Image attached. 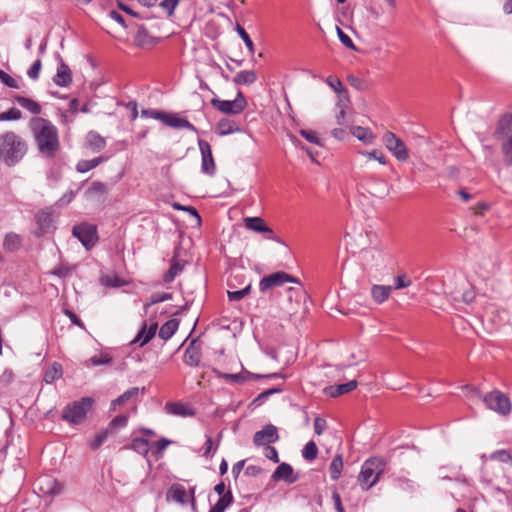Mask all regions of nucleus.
<instances>
[{
  "mask_svg": "<svg viewBox=\"0 0 512 512\" xmlns=\"http://www.w3.org/2000/svg\"><path fill=\"white\" fill-rule=\"evenodd\" d=\"M263 454L266 458L273 461L274 463L279 462L278 452H277L276 448H274L272 446H266L263 450Z\"/></svg>",
  "mask_w": 512,
  "mask_h": 512,
  "instance_id": "nucleus-64",
  "label": "nucleus"
},
{
  "mask_svg": "<svg viewBox=\"0 0 512 512\" xmlns=\"http://www.w3.org/2000/svg\"><path fill=\"white\" fill-rule=\"evenodd\" d=\"M15 101L24 109L28 110L34 115H39L42 111V108L39 103L34 101L33 99L24 97V96H16Z\"/></svg>",
  "mask_w": 512,
  "mask_h": 512,
  "instance_id": "nucleus-32",
  "label": "nucleus"
},
{
  "mask_svg": "<svg viewBox=\"0 0 512 512\" xmlns=\"http://www.w3.org/2000/svg\"><path fill=\"white\" fill-rule=\"evenodd\" d=\"M360 258L365 268L374 269L385 264L386 253L380 246L369 247L361 251Z\"/></svg>",
  "mask_w": 512,
  "mask_h": 512,
  "instance_id": "nucleus-10",
  "label": "nucleus"
},
{
  "mask_svg": "<svg viewBox=\"0 0 512 512\" xmlns=\"http://www.w3.org/2000/svg\"><path fill=\"white\" fill-rule=\"evenodd\" d=\"M179 2L180 0H163L160 7L167 13L168 17H172Z\"/></svg>",
  "mask_w": 512,
  "mask_h": 512,
  "instance_id": "nucleus-54",
  "label": "nucleus"
},
{
  "mask_svg": "<svg viewBox=\"0 0 512 512\" xmlns=\"http://www.w3.org/2000/svg\"><path fill=\"white\" fill-rule=\"evenodd\" d=\"M157 323L153 322L149 325H147L146 322L143 323L142 329L138 332L137 336L132 341V344L138 343L140 347L147 344L155 335L157 330Z\"/></svg>",
  "mask_w": 512,
  "mask_h": 512,
  "instance_id": "nucleus-19",
  "label": "nucleus"
},
{
  "mask_svg": "<svg viewBox=\"0 0 512 512\" xmlns=\"http://www.w3.org/2000/svg\"><path fill=\"white\" fill-rule=\"evenodd\" d=\"M392 290V286L375 284L371 287V297L377 304H382L389 298Z\"/></svg>",
  "mask_w": 512,
  "mask_h": 512,
  "instance_id": "nucleus-25",
  "label": "nucleus"
},
{
  "mask_svg": "<svg viewBox=\"0 0 512 512\" xmlns=\"http://www.w3.org/2000/svg\"><path fill=\"white\" fill-rule=\"evenodd\" d=\"M28 150L27 142L13 131L0 135V161L8 167L19 163Z\"/></svg>",
  "mask_w": 512,
  "mask_h": 512,
  "instance_id": "nucleus-2",
  "label": "nucleus"
},
{
  "mask_svg": "<svg viewBox=\"0 0 512 512\" xmlns=\"http://www.w3.org/2000/svg\"><path fill=\"white\" fill-rule=\"evenodd\" d=\"M168 494L175 502L181 504L186 503L187 492L184 486L180 484H174L170 487Z\"/></svg>",
  "mask_w": 512,
  "mask_h": 512,
  "instance_id": "nucleus-35",
  "label": "nucleus"
},
{
  "mask_svg": "<svg viewBox=\"0 0 512 512\" xmlns=\"http://www.w3.org/2000/svg\"><path fill=\"white\" fill-rule=\"evenodd\" d=\"M501 150L504 155V162L506 165H512V134L509 135L501 145Z\"/></svg>",
  "mask_w": 512,
  "mask_h": 512,
  "instance_id": "nucleus-44",
  "label": "nucleus"
},
{
  "mask_svg": "<svg viewBox=\"0 0 512 512\" xmlns=\"http://www.w3.org/2000/svg\"><path fill=\"white\" fill-rule=\"evenodd\" d=\"M288 282L299 284V281L296 278L292 277L286 272L279 271L263 277L259 282V289L261 292H266L274 287H280Z\"/></svg>",
  "mask_w": 512,
  "mask_h": 512,
  "instance_id": "nucleus-11",
  "label": "nucleus"
},
{
  "mask_svg": "<svg viewBox=\"0 0 512 512\" xmlns=\"http://www.w3.org/2000/svg\"><path fill=\"white\" fill-rule=\"evenodd\" d=\"M87 141H88L89 147L94 152H100L106 146L105 139L102 136H100L98 133L94 132V131H91V132L88 133Z\"/></svg>",
  "mask_w": 512,
  "mask_h": 512,
  "instance_id": "nucleus-34",
  "label": "nucleus"
},
{
  "mask_svg": "<svg viewBox=\"0 0 512 512\" xmlns=\"http://www.w3.org/2000/svg\"><path fill=\"white\" fill-rule=\"evenodd\" d=\"M36 223L42 233H50L54 230L52 213L48 210L39 211L36 216Z\"/></svg>",
  "mask_w": 512,
  "mask_h": 512,
  "instance_id": "nucleus-21",
  "label": "nucleus"
},
{
  "mask_svg": "<svg viewBox=\"0 0 512 512\" xmlns=\"http://www.w3.org/2000/svg\"><path fill=\"white\" fill-rule=\"evenodd\" d=\"M512 131V114L506 113L501 116L498 121L496 133L497 134H506Z\"/></svg>",
  "mask_w": 512,
  "mask_h": 512,
  "instance_id": "nucleus-39",
  "label": "nucleus"
},
{
  "mask_svg": "<svg viewBox=\"0 0 512 512\" xmlns=\"http://www.w3.org/2000/svg\"><path fill=\"white\" fill-rule=\"evenodd\" d=\"M351 134L366 145L373 144L376 136L370 128L362 126L351 127Z\"/></svg>",
  "mask_w": 512,
  "mask_h": 512,
  "instance_id": "nucleus-24",
  "label": "nucleus"
},
{
  "mask_svg": "<svg viewBox=\"0 0 512 512\" xmlns=\"http://www.w3.org/2000/svg\"><path fill=\"white\" fill-rule=\"evenodd\" d=\"M127 423H128V416L118 415L110 421L107 428H109L110 431L115 428H124V427H126Z\"/></svg>",
  "mask_w": 512,
  "mask_h": 512,
  "instance_id": "nucleus-55",
  "label": "nucleus"
},
{
  "mask_svg": "<svg viewBox=\"0 0 512 512\" xmlns=\"http://www.w3.org/2000/svg\"><path fill=\"white\" fill-rule=\"evenodd\" d=\"M216 375L218 378H221L227 382L238 383V384H243L252 379L255 380V379H262V378H282V379L287 378V375L280 373V372L271 373V374H254L245 369H243L241 372L235 373V374L216 371Z\"/></svg>",
  "mask_w": 512,
  "mask_h": 512,
  "instance_id": "nucleus-6",
  "label": "nucleus"
},
{
  "mask_svg": "<svg viewBox=\"0 0 512 512\" xmlns=\"http://www.w3.org/2000/svg\"><path fill=\"white\" fill-rule=\"evenodd\" d=\"M72 271V267L62 264L53 270V274L60 278H66L72 274Z\"/></svg>",
  "mask_w": 512,
  "mask_h": 512,
  "instance_id": "nucleus-61",
  "label": "nucleus"
},
{
  "mask_svg": "<svg viewBox=\"0 0 512 512\" xmlns=\"http://www.w3.org/2000/svg\"><path fill=\"white\" fill-rule=\"evenodd\" d=\"M22 118V112L15 107L0 113V121H16Z\"/></svg>",
  "mask_w": 512,
  "mask_h": 512,
  "instance_id": "nucleus-51",
  "label": "nucleus"
},
{
  "mask_svg": "<svg viewBox=\"0 0 512 512\" xmlns=\"http://www.w3.org/2000/svg\"><path fill=\"white\" fill-rule=\"evenodd\" d=\"M302 137H304L307 141L313 144L321 145V140L316 132L312 130H304L300 131Z\"/></svg>",
  "mask_w": 512,
  "mask_h": 512,
  "instance_id": "nucleus-59",
  "label": "nucleus"
},
{
  "mask_svg": "<svg viewBox=\"0 0 512 512\" xmlns=\"http://www.w3.org/2000/svg\"><path fill=\"white\" fill-rule=\"evenodd\" d=\"M62 376V367L58 363H53L51 367H49L45 374L44 380L46 383L50 384L56 379H59Z\"/></svg>",
  "mask_w": 512,
  "mask_h": 512,
  "instance_id": "nucleus-41",
  "label": "nucleus"
},
{
  "mask_svg": "<svg viewBox=\"0 0 512 512\" xmlns=\"http://www.w3.org/2000/svg\"><path fill=\"white\" fill-rule=\"evenodd\" d=\"M41 67H42V62L40 59H37L32 64L30 69L28 70V72H27L28 77L31 78L32 80H37L39 78Z\"/></svg>",
  "mask_w": 512,
  "mask_h": 512,
  "instance_id": "nucleus-60",
  "label": "nucleus"
},
{
  "mask_svg": "<svg viewBox=\"0 0 512 512\" xmlns=\"http://www.w3.org/2000/svg\"><path fill=\"white\" fill-rule=\"evenodd\" d=\"M236 31L238 33V35L240 36V38L243 40V42L245 43L249 53L251 55L254 54L255 52V46L250 38V36L248 35V33L246 32V30L240 25V24H237L236 25Z\"/></svg>",
  "mask_w": 512,
  "mask_h": 512,
  "instance_id": "nucleus-45",
  "label": "nucleus"
},
{
  "mask_svg": "<svg viewBox=\"0 0 512 512\" xmlns=\"http://www.w3.org/2000/svg\"><path fill=\"white\" fill-rule=\"evenodd\" d=\"M211 104L214 108L224 114H240L247 106V101L241 91L237 93L234 100H220L213 98Z\"/></svg>",
  "mask_w": 512,
  "mask_h": 512,
  "instance_id": "nucleus-8",
  "label": "nucleus"
},
{
  "mask_svg": "<svg viewBox=\"0 0 512 512\" xmlns=\"http://www.w3.org/2000/svg\"><path fill=\"white\" fill-rule=\"evenodd\" d=\"M58 67L57 73L53 78L54 83L60 87H67L72 82V73L69 66L63 61L61 57Z\"/></svg>",
  "mask_w": 512,
  "mask_h": 512,
  "instance_id": "nucleus-18",
  "label": "nucleus"
},
{
  "mask_svg": "<svg viewBox=\"0 0 512 512\" xmlns=\"http://www.w3.org/2000/svg\"><path fill=\"white\" fill-rule=\"evenodd\" d=\"M141 116L143 118H152L155 120H159L162 122L164 112L160 110H154V109H142Z\"/></svg>",
  "mask_w": 512,
  "mask_h": 512,
  "instance_id": "nucleus-58",
  "label": "nucleus"
},
{
  "mask_svg": "<svg viewBox=\"0 0 512 512\" xmlns=\"http://www.w3.org/2000/svg\"><path fill=\"white\" fill-rule=\"evenodd\" d=\"M134 42L137 47L140 48H152L157 43L156 38L149 35L148 31L141 26L134 37Z\"/></svg>",
  "mask_w": 512,
  "mask_h": 512,
  "instance_id": "nucleus-23",
  "label": "nucleus"
},
{
  "mask_svg": "<svg viewBox=\"0 0 512 512\" xmlns=\"http://www.w3.org/2000/svg\"><path fill=\"white\" fill-rule=\"evenodd\" d=\"M178 320L170 319L165 322L159 329V337L163 340L170 339L178 329Z\"/></svg>",
  "mask_w": 512,
  "mask_h": 512,
  "instance_id": "nucleus-33",
  "label": "nucleus"
},
{
  "mask_svg": "<svg viewBox=\"0 0 512 512\" xmlns=\"http://www.w3.org/2000/svg\"><path fill=\"white\" fill-rule=\"evenodd\" d=\"M4 249L7 251H16L21 246V238L16 233H8L5 236L4 243H3Z\"/></svg>",
  "mask_w": 512,
  "mask_h": 512,
  "instance_id": "nucleus-38",
  "label": "nucleus"
},
{
  "mask_svg": "<svg viewBox=\"0 0 512 512\" xmlns=\"http://www.w3.org/2000/svg\"><path fill=\"white\" fill-rule=\"evenodd\" d=\"M337 34H338V38H339L340 42L344 46H346L347 48H350V49H355V45H354L352 39L346 33H344L340 28H337Z\"/></svg>",
  "mask_w": 512,
  "mask_h": 512,
  "instance_id": "nucleus-63",
  "label": "nucleus"
},
{
  "mask_svg": "<svg viewBox=\"0 0 512 512\" xmlns=\"http://www.w3.org/2000/svg\"><path fill=\"white\" fill-rule=\"evenodd\" d=\"M342 468H343V459H342V456L338 454L333 458V460L330 464V467H329L330 477L333 481H336L339 479Z\"/></svg>",
  "mask_w": 512,
  "mask_h": 512,
  "instance_id": "nucleus-40",
  "label": "nucleus"
},
{
  "mask_svg": "<svg viewBox=\"0 0 512 512\" xmlns=\"http://www.w3.org/2000/svg\"><path fill=\"white\" fill-rule=\"evenodd\" d=\"M164 410L167 414L179 417H193L196 414L192 407L182 402H167Z\"/></svg>",
  "mask_w": 512,
  "mask_h": 512,
  "instance_id": "nucleus-16",
  "label": "nucleus"
},
{
  "mask_svg": "<svg viewBox=\"0 0 512 512\" xmlns=\"http://www.w3.org/2000/svg\"><path fill=\"white\" fill-rule=\"evenodd\" d=\"M382 142L398 161L405 162L409 158L407 147L395 133L386 131L382 137Z\"/></svg>",
  "mask_w": 512,
  "mask_h": 512,
  "instance_id": "nucleus-9",
  "label": "nucleus"
},
{
  "mask_svg": "<svg viewBox=\"0 0 512 512\" xmlns=\"http://www.w3.org/2000/svg\"><path fill=\"white\" fill-rule=\"evenodd\" d=\"M140 391H144V388L140 389L138 387H133L125 391L122 395H120L118 398L113 400L111 402V411H115L117 406L123 405L127 401L131 400L132 398L138 396Z\"/></svg>",
  "mask_w": 512,
  "mask_h": 512,
  "instance_id": "nucleus-29",
  "label": "nucleus"
},
{
  "mask_svg": "<svg viewBox=\"0 0 512 512\" xmlns=\"http://www.w3.org/2000/svg\"><path fill=\"white\" fill-rule=\"evenodd\" d=\"M184 264L180 261L173 259L168 272L164 276V281L169 283L183 270Z\"/></svg>",
  "mask_w": 512,
  "mask_h": 512,
  "instance_id": "nucleus-43",
  "label": "nucleus"
},
{
  "mask_svg": "<svg viewBox=\"0 0 512 512\" xmlns=\"http://www.w3.org/2000/svg\"><path fill=\"white\" fill-rule=\"evenodd\" d=\"M39 489L44 494L57 495L63 487L62 484L51 477H43L38 479Z\"/></svg>",
  "mask_w": 512,
  "mask_h": 512,
  "instance_id": "nucleus-22",
  "label": "nucleus"
},
{
  "mask_svg": "<svg viewBox=\"0 0 512 512\" xmlns=\"http://www.w3.org/2000/svg\"><path fill=\"white\" fill-rule=\"evenodd\" d=\"M258 79L257 73L254 70H242L233 78L236 85H251Z\"/></svg>",
  "mask_w": 512,
  "mask_h": 512,
  "instance_id": "nucleus-28",
  "label": "nucleus"
},
{
  "mask_svg": "<svg viewBox=\"0 0 512 512\" xmlns=\"http://www.w3.org/2000/svg\"><path fill=\"white\" fill-rule=\"evenodd\" d=\"M29 128L41 155L54 158L60 150L59 132L57 127L42 117H33Z\"/></svg>",
  "mask_w": 512,
  "mask_h": 512,
  "instance_id": "nucleus-1",
  "label": "nucleus"
},
{
  "mask_svg": "<svg viewBox=\"0 0 512 512\" xmlns=\"http://www.w3.org/2000/svg\"><path fill=\"white\" fill-rule=\"evenodd\" d=\"M201 361V352L198 348L193 346L192 344L189 345L185 352H184V362L185 364L196 367L199 365Z\"/></svg>",
  "mask_w": 512,
  "mask_h": 512,
  "instance_id": "nucleus-30",
  "label": "nucleus"
},
{
  "mask_svg": "<svg viewBox=\"0 0 512 512\" xmlns=\"http://www.w3.org/2000/svg\"><path fill=\"white\" fill-rule=\"evenodd\" d=\"M233 502V495L231 491H228L226 494L222 495L216 502L214 506L211 507L209 512H225V510L231 505Z\"/></svg>",
  "mask_w": 512,
  "mask_h": 512,
  "instance_id": "nucleus-36",
  "label": "nucleus"
},
{
  "mask_svg": "<svg viewBox=\"0 0 512 512\" xmlns=\"http://www.w3.org/2000/svg\"><path fill=\"white\" fill-rule=\"evenodd\" d=\"M162 123L176 129L196 131V127L191 122H189L186 118L179 117L176 113L164 112Z\"/></svg>",
  "mask_w": 512,
  "mask_h": 512,
  "instance_id": "nucleus-15",
  "label": "nucleus"
},
{
  "mask_svg": "<svg viewBox=\"0 0 512 512\" xmlns=\"http://www.w3.org/2000/svg\"><path fill=\"white\" fill-rule=\"evenodd\" d=\"M482 464L485 467L488 460L499 461L501 463H512V455L508 450L500 449L494 451L489 456L483 454L481 456Z\"/></svg>",
  "mask_w": 512,
  "mask_h": 512,
  "instance_id": "nucleus-26",
  "label": "nucleus"
},
{
  "mask_svg": "<svg viewBox=\"0 0 512 512\" xmlns=\"http://www.w3.org/2000/svg\"><path fill=\"white\" fill-rule=\"evenodd\" d=\"M244 225L247 229L258 232V233H268L267 239L273 240L275 242L281 243V240L273 235V230L266 224L264 219L261 217H246L244 218Z\"/></svg>",
  "mask_w": 512,
  "mask_h": 512,
  "instance_id": "nucleus-14",
  "label": "nucleus"
},
{
  "mask_svg": "<svg viewBox=\"0 0 512 512\" xmlns=\"http://www.w3.org/2000/svg\"><path fill=\"white\" fill-rule=\"evenodd\" d=\"M172 299L171 293H161V294H153L150 296L149 301L144 304L145 312H147L148 308L154 304L164 302Z\"/></svg>",
  "mask_w": 512,
  "mask_h": 512,
  "instance_id": "nucleus-47",
  "label": "nucleus"
},
{
  "mask_svg": "<svg viewBox=\"0 0 512 512\" xmlns=\"http://www.w3.org/2000/svg\"><path fill=\"white\" fill-rule=\"evenodd\" d=\"M72 235L76 237L87 250L94 247L98 241L96 225L87 222L75 225L72 229Z\"/></svg>",
  "mask_w": 512,
  "mask_h": 512,
  "instance_id": "nucleus-7",
  "label": "nucleus"
},
{
  "mask_svg": "<svg viewBox=\"0 0 512 512\" xmlns=\"http://www.w3.org/2000/svg\"><path fill=\"white\" fill-rule=\"evenodd\" d=\"M93 402L91 397H83L68 404L63 410L62 419L76 425L83 423L92 408Z\"/></svg>",
  "mask_w": 512,
  "mask_h": 512,
  "instance_id": "nucleus-4",
  "label": "nucleus"
},
{
  "mask_svg": "<svg viewBox=\"0 0 512 512\" xmlns=\"http://www.w3.org/2000/svg\"><path fill=\"white\" fill-rule=\"evenodd\" d=\"M272 479L274 481L284 480L288 484H293L298 480V476L294 474L290 464L281 463L273 472Z\"/></svg>",
  "mask_w": 512,
  "mask_h": 512,
  "instance_id": "nucleus-17",
  "label": "nucleus"
},
{
  "mask_svg": "<svg viewBox=\"0 0 512 512\" xmlns=\"http://www.w3.org/2000/svg\"><path fill=\"white\" fill-rule=\"evenodd\" d=\"M130 448L137 453L146 456L149 452V442L144 438H134Z\"/></svg>",
  "mask_w": 512,
  "mask_h": 512,
  "instance_id": "nucleus-42",
  "label": "nucleus"
},
{
  "mask_svg": "<svg viewBox=\"0 0 512 512\" xmlns=\"http://www.w3.org/2000/svg\"><path fill=\"white\" fill-rule=\"evenodd\" d=\"M282 392V389L280 388H271V389H268V390H265L263 391L262 393H260L254 400V403H258V404H261L263 403L270 395H273V394H276V393H280Z\"/></svg>",
  "mask_w": 512,
  "mask_h": 512,
  "instance_id": "nucleus-62",
  "label": "nucleus"
},
{
  "mask_svg": "<svg viewBox=\"0 0 512 512\" xmlns=\"http://www.w3.org/2000/svg\"><path fill=\"white\" fill-rule=\"evenodd\" d=\"M110 432L109 428H106L96 434L94 439L90 442L91 449L97 450L106 441Z\"/></svg>",
  "mask_w": 512,
  "mask_h": 512,
  "instance_id": "nucleus-48",
  "label": "nucleus"
},
{
  "mask_svg": "<svg viewBox=\"0 0 512 512\" xmlns=\"http://www.w3.org/2000/svg\"><path fill=\"white\" fill-rule=\"evenodd\" d=\"M108 191L107 185L100 181H94L87 193L90 195H104Z\"/></svg>",
  "mask_w": 512,
  "mask_h": 512,
  "instance_id": "nucleus-52",
  "label": "nucleus"
},
{
  "mask_svg": "<svg viewBox=\"0 0 512 512\" xmlns=\"http://www.w3.org/2000/svg\"><path fill=\"white\" fill-rule=\"evenodd\" d=\"M107 160L108 157L105 156H99L90 160H80L76 165V170L80 173H86Z\"/></svg>",
  "mask_w": 512,
  "mask_h": 512,
  "instance_id": "nucleus-31",
  "label": "nucleus"
},
{
  "mask_svg": "<svg viewBox=\"0 0 512 512\" xmlns=\"http://www.w3.org/2000/svg\"><path fill=\"white\" fill-rule=\"evenodd\" d=\"M357 385L358 383L356 380H351L347 383L328 386L324 389V392L326 395L335 398L353 391Z\"/></svg>",
  "mask_w": 512,
  "mask_h": 512,
  "instance_id": "nucleus-20",
  "label": "nucleus"
},
{
  "mask_svg": "<svg viewBox=\"0 0 512 512\" xmlns=\"http://www.w3.org/2000/svg\"><path fill=\"white\" fill-rule=\"evenodd\" d=\"M325 82L333 89L338 95L347 94V90L343 87L341 80L337 77L329 76Z\"/></svg>",
  "mask_w": 512,
  "mask_h": 512,
  "instance_id": "nucleus-49",
  "label": "nucleus"
},
{
  "mask_svg": "<svg viewBox=\"0 0 512 512\" xmlns=\"http://www.w3.org/2000/svg\"><path fill=\"white\" fill-rule=\"evenodd\" d=\"M240 127L234 120L228 118L221 119L217 124V133L220 136L229 135L235 132H239Z\"/></svg>",
  "mask_w": 512,
  "mask_h": 512,
  "instance_id": "nucleus-27",
  "label": "nucleus"
},
{
  "mask_svg": "<svg viewBox=\"0 0 512 512\" xmlns=\"http://www.w3.org/2000/svg\"><path fill=\"white\" fill-rule=\"evenodd\" d=\"M250 291V285L246 286L245 288L237 291H228L227 295L230 301H239L243 299L246 295H248Z\"/></svg>",
  "mask_w": 512,
  "mask_h": 512,
  "instance_id": "nucleus-57",
  "label": "nucleus"
},
{
  "mask_svg": "<svg viewBox=\"0 0 512 512\" xmlns=\"http://www.w3.org/2000/svg\"><path fill=\"white\" fill-rule=\"evenodd\" d=\"M485 406L500 414L507 415L511 411V402L509 398L499 390H493L483 396Z\"/></svg>",
  "mask_w": 512,
  "mask_h": 512,
  "instance_id": "nucleus-5",
  "label": "nucleus"
},
{
  "mask_svg": "<svg viewBox=\"0 0 512 512\" xmlns=\"http://www.w3.org/2000/svg\"><path fill=\"white\" fill-rule=\"evenodd\" d=\"M359 155H362L363 157L367 158V160H376L381 165H387L388 160L385 157L384 153L379 149H373L371 151H358Z\"/></svg>",
  "mask_w": 512,
  "mask_h": 512,
  "instance_id": "nucleus-37",
  "label": "nucleus"
},
{
  "mask_svg": "<svg viewBox=\"0 0 512 512\" xmlns=\"http://www.w3.org/2000/svg\"><path fill=\"white\" fill-rule=\"evenodd\" d=\"M198 145L201 152L202 173L209 176H214L216 172V165L214 162L210 144L205 140H199Z\"/></svg>",
  "mask_w": 512,
  "mask_h": 512,
  "instance_id": "nucleus-12",
  "label": "nucleus"
},
{
  "mask_svg": "<svg viewBox=\"0 0 512 512\" xmlns=\"http://www.w3.org/2000/svg\"><path fill=\"white\" fill-rule=\"evenodd\" d=\"M0 81L9 88H15V89L19 88V84H18L17 80H15L12 76H10L9 74H7L5 71H3L1 69H0Z\"/></svg>",
  "mask_w": 512,
  "mask_h": 512,
  "instance_id": "nucleus-56",
  "label": "nucleus"
},
{
  "mask_svg": "<svg viewBox=\"0 0 512 512\" xmlns=\"http://www.w3.org/2000/svg\"><path fill=\"white\" fill-rule=\"evenodd\" d=\"M279 440L278 430L272 425H266L262 430L257 431L253 437V443L256 446H270Z\"/></svg>",
  "mask_w": 512,
  "mask_h": 512,
  "instance_id": "nucleus-13",
  "label": "nucleus"
},
{
  "mask_svg": "<svg viewBox=\"0 0 512 512\" xmlns=\"http://www.w3.org/2000/svg\"><path fill=\"white\" fill-rule=\"evenodd\" d=\"M318 448L314 441H309L302 450V456L308 461H312L317 457Z\"/></svg>",
  "mask_w": 512,
  "mask_h": 512,
  "instance_id": "nucleus-46",
  "label": "nucleus"
},
{
  "mask_svg": "<svg viewBox=\"0 0 512 512\" xmlns=\"http://www.w3.org/2000/svg\"><path fill=\"white\" fill-rule=\"evenodd\" d=\"M463 391H464V395L465 397L468 399V400H478V399H482L483 400V396L481 394V392L474 386L472 385H466L464 387H462Z\"/></svg>",
  "mask_w": 512,
  "mask_h": 512,
  "instance_id": "nucleus-53",
  "label": "nucleus"
},
{
  "mask_svg": "<svg viewBox=\"0 0 512 512\" xmlns=\"http://www.w3.org/2000/svg\"><path fill=\"white\" fill-rule=\"evenodd\" d=\"M102 285L106 287H121L124 281L117 275H104L100 278Z\"/></svg>",
  "mask_w": 512,
  "mask_h": 512,
  "instance_id": "nucleus-50",
  "label": "nucleus"
},
{
  "mask_svg": "<svg viewBox=\"0 0 512 512\" xmlns=\"http://www.w3.org/2000/svg\"><path fill=\"white\" fill-rule=\"evenodd\" d=\"M384 471V462L379 458H370L366 460L358 475V482L365 491L373 487L379 480Z\"/></svg>",
  "mask_w": 512,
  "mask_h": 512,
  "instance_id": "nucleus-3",
  "label": "nucleus"
}]
</instances>
